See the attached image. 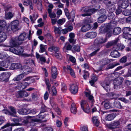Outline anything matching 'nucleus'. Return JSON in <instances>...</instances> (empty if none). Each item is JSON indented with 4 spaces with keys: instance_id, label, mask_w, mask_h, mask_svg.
I'll return each mask as SVG.
<instances>
[{
    "instance_id": "obj_25",
    "label": "nucleus",
    "mask_w": 131,
    "mask_h": 131,
    "mask_svg": "<svg viewBox=\"0 0 131 131\" xmlns=\"http://www.w3.org/2000/svg\"><path fill=\"white\" fill-rule=\"evenodd\" d=\"M18 38V41H22L25 40L27 38L26 34L25 33L21 34L20 35Z\"/></svg>"
},
{
    "instance_id": "obj_33",
    "label": "nucleus",
    "mask_w": 131,
    "mask_h": 131,
    "mask_svg": "<svg viewBox=\"0 0 131 131\" xmlns=\"http://www.w3.org/2000/svg\"><path fill=\"white\" fill-rule=\"evenodd\" d=\"M92 121L94 124L96 126H98L100 124V122L97 117H93Z\"/></svg>"
},
{
    "instance_id": "obj_23",
    "label": "nucleus",
    "mask_w": 131,
    "mask_h": 131,
    "mask_svg": "<svg viewBox=\"0 0 131 131\" xmlns=\"http://www.w3.org/2000/svg\"><path fill=\"white\" fill-rule=\"evenodd\" d=\"M96 35V33L95 32H90L87 33L85 34V36L88 38H92L95 37Z\"/></svg>"
},
{
    "instance_id": "obj_38",
    "label": "nucleus",
    "mask_w": 131,
    "mask_h": 131,
    "mask_svg": "<svg viewBox=\"0 0 131 131\" xmlns=\"http://www.w3.org/2000/svg\"><path fill=\"white\" fill-rule=\"evenodd\" d=\"M47 47L46 45H44L42 44H41L40 45V50L39 52L40 53H43L45 51Z\"/></svg>"
},
{
    "instance_id": "obj_45",
    "label": "nucleus",
    "mask_w": 131,
    "mask_h": 131,
    "mask_svg": "<svg viewBox=\"0 0 131 131\" xmlns=\"http://www.w3.org/2000/svg\"><path fill=\"white\" fill-rule=\"evenodd\" d=\"M104 106L106 109H109L112 107L111 104L109 102H105L104 104Z\"/></svg>"
},
{
    "instance_id": "obj_15",
    "label": "nucleus",
    "mask_w": 131,
    "mask_h": 131,
    "mask_svg": "<svg viewBox=\"0 0 131 131\" xmlns=\"http://www.w3.org/2000/svg\"><path fill=\"white\" fill-rule=\"evenodd\" d=\"M25 67L27 66H25L23 68H22V66L20 63H13L12 64L10 68L12 70L20 69L21 70L22 69L25 68Z\"/></svg>"
},
{
    "instance_id": "obj_32",
    "label": "nucleus",
    "mask_w": 131,
    "mask_h": 131,
    "mask_svg": "<svg viewBox=\"0 0 131 131\" xmlns=\"http://www.w3.org/2000/svg\"><path fill=\"white\" fill-rule=\"evenodd\" d=\"M70 110L72 113L75 114L77 112V110L75 105L74 103H72L71 105Z\"/></svg>"
},
{
    "instance_id": "obj_52",
    "label": "nucleus",
    "mask_w": 131,
    "mask_h": 131,
    "mask_svg": "<svg viewBox=\"0 0 131 131\" xmlns=\"http://www.w3.org/2000/svg\"><path fill=\"white\" fill-rule=\"evenodd\" d=\"M37 7L39 10H42V7L41 0H38Z\"/></svg>"
},
{
    "instance_id": "obj_26",
    "label": "nucleus",
    "mask_w": 131,
    "mask_h": 131,
    "mask_svg": "<svg viewBox=\"0 0 131 131\" xmlns=\"http://www.w3.org/2000/svg\"><path fill=\"white\" fill-rule=\"evenodd\" d=\"M85 96L88 97L89 100L93 101V96L91 94V92L88 89H86L85 92Z\"/></svg>"
},
{
    "instance_id": "obj_63",
    "label": "nucleus",
    "mask_w": 131,
    "mask_h": 131,
    "mask_svg": "<svg viewBox=\"0 0 131 131\" xmlns=\"http://www.w3.org/2000/svg\"><path fill=\"white\" fill-rule=\"evenodd\" d=\"M104 2L105 5L108 6H111V1L110 0H105Z\"/></svg>"
},
{
    "instance_id": "obj_62",
    "label": "nucleus",
    "mask_w": 131,
    "mask_h": 131,
    "mask_svg": "<svg viewBox=\"0 0 131 131\" xmlns=\"http://www.w3.org/2000/svg\"><path fill=\"white\" fill-rule=\"evenodd\" d=\"M45 36L49 41L52 39L53 37L50 34H47Z\"/></svg>"
},
{
    "instance_id": "obj_39",
    "label": "nucleus",
    "mask_w": 131,
    "mask_h": 131,
    "mask_svg": "<svg viewBox=\"0 0 131 131\" xmlns=\"http://www.w3.org/2000/svg\"><path fill=\"white\" fill-rule=\"evenodd\" d=\"M112 61V59H109L107 58H106L101 61L100 63L101 64H102L103 65H104L108 63H110Z\"/></svg>"
},
{
    "instance_id": "obj_41",
    "label": "nucleus",
    "mask_w": 131,
    "mask_h": 131,
    "mask_svg": "<svg viewBox=\"0 0 131 131\" xmlns=\"http://www.w3.org/2000/svg\"><path fill=\"white\" fill-rule=\"evenodd\" d=\"M59 49V48L53 46L50 47L48 48L49 51L50 52H53L54 51L55 52H58Z\"/></svg>"
},
{
    "instance_id": "obj_9",
    "label": "nucleus",
    "mask_w": 131,
    "mask_h": 131,
    "mask_svg": "<svg viewBox=\"0 0 131 131\" xmlns=\"http://www.w3.org/2000/svg\"><path fill=\"white\" fill-rule=\"evenodd\" d=\"M11 74V73L9 72H5L2 73L0 75V81L8 80Z\"/></svg>"
},
{
    "instance_id": "obj_11",
    "label": "nucleus",
    "mask_w": 131,
    "mask_h": 131,
    "mask_svg": "<svg viewBox=\"0 0 131 131\" xmlns=\"http://www.w3.org/2000/svg\"><path fill=\"white\" fill-rule=\"evenodd\" d=\"M119 7L121 8H125L128 6V3L124 0H120L118 4Z\"/></svg>"
},
{
    "instance_id": "obj_51",
    "label": "nucleus",
    "mask_w": 131,
    "mask_h": 131,
    "mask_svg": "<svg viewBox=\"0 0 131 131\" xmlns=\"http://www.w3.org/2000/svg\"><path fill=\"white\" fill-rule=\"evenodd\" d=\"M131 13V10L127 9L125 10L123 12V14L126 16L129 15Z\"/></svg>"
},
{
    "instance_id": "obj_46",
    "label": "nucleus",
    "mask_w": 131,
    "mask_h": 131,
    "mask_svg": "<svg viewBox=\"0 0 131 131\" xmlns=\"http://www.w3.org/2000/svg\"><path fill=\"white\" fill-rule=\"evenodd\" d=\"M114 105L115 107L120 108L121 107V105L120 102L117 101H115L114 103Z\"/></svg>"
},
{
    "instance_id": "obj_54",
    "label": "nucleus",
    "mask_w": 131,
    "mask_h": 131,
    "mask_svg": "<svg viewBox=\"0 0 131 131\" xmlns=\"http://www.w3.org/2000/svg\"><path fill=\"white\" fill-rule=\"evenodd\" d=\"M53 27L54 28V31L56 34H60V29H61L60 27L59 28L54 26Z\"/></svg>"
},
{
    "instance_id": "obj_48",
    "label": "nucleus",
    "mask_w": 131,
    "mask_h": 131,
    "mask_svg": "<svg viewBox=\"0 0 131 131\" xmlns=\"http://www.w3.org/2000/svg\"><path fill=\"white\" fill-rule=\"evenodd\" d=\"M38 17V15L37 14H36L32 16H30V18L31 21L34 23V21L36 19L37 17Z\"/></svg>"
},
{
    "instance_id": "obj_44",
    "label": "nucleus",
    "mask_w": 131,
    "mask_h": 131,
    "mask_svg": "<svg viewBox=\"0 0 131 131\" xmlns=\"http://www.w3.org/2000/svg\"><path fill=\"white\" fill-rule=\"evenodd\" d=\"M13 15L11 12L6 13L5 18L7 19H10L13 17Z\"/></svg>"
},
{
    "instance_id": "obj_2",
    "label": "nucleus",
    "mask_w": 131,
    "mask_h": 131,
    "mask_svg": "<svg viewBox=\"0 0 131 131\" xmlns=\"http://www.w3.org/2000/svg\"><path fill=\"white\" fill-rule=\"evenodd\" d=\"M92 3L93 5L91 6L85 7L81 9V10L82 13H86L85 14H82L81 16L85 17L87 16H90L93 12L96 11L100 8L99 5L96 4L95 0L92 1Z\"/></svg>"
},
{
    "instance_id": "obj_13",
    "label": "nucleus",
    "mask_w": 131,
    "mask_h": 131,
    "mask_svg": "<svg viewBox=\"0 0 131 131\" xmlns=\"http://www.w3.org/2000/svg\"><path fill=\"white\" fill-rule=\"evenodd\" d=\"M107 78L106 79V80L102 84V86L103 88L107 92L110 90V88L109 84L110 83V81L109 80H107Z\"/></svg>"
},
{
    "instance_id": "obj_36",
    "label": "nucleus",
    "mask_w": 131,
    "mask_h": 131,
    "mask_svg": "<svg viewBox=\"0 0 131 131\" xmlns=\"http://www.w3.org/2000/svg\"><path fill=\"white\" fill-rule=\"evenodd\" d=\"M121 31V29L118 27L115 28L113 30V33L115 35H117L119 34Z\"/></svg>"
},
{
    "instance_id": "obj_14",
    "label": "nucleus",
    "mask_w": 131,
    "mask_h": 131,
    "mask_svg": "<svg viewBox=\"0 0 131 131\" xmlns=\"http://www.w3.org/2000/svg\"><path fill=\"white\" fill-rule=\"evenodd\" d=\"M70 90L72 94H75L78 91V88L77 85L75 84L71 85L70 86Z\"/></svg>"
},
{
    "instance_id": "obj_3",
    "label": "nucleus",
    "mask_w": 131,
    "mask_h": 131,
    "mask_svg": "<svg viewBox=\"0 0 131 131\" xmlns=\"http://www.w3.org/2000/svg\"><path fill=\"white\" fill-rule=\"evenodd\" d=\"M19 24V21L17 20L12 22L7 27V30L8 31H15L17 30Z\"/></svg>"
},
{
    "instance_id": "obj_58",
    "label": "nucleus",
    "mask_w": 131,
    "mask_h": 131,
    "mask_svg": "<svg viewBox=\"0 0 131 131\" xmlns=\"http://www.w3.org/2000/svg\"><path fill=\"white\" fill-rule=\"evenodd\" d=\"M98 13L99 15H105L106 13V11L104 9H102L98 11Z\"/></svg>"
},
{
    "instance_id": "obj_7",
    "label": "nucleus",
    "mask_w": 131,
    "mask_h": 131,
    "mask_svg": "<svg viewBox=\"0 0 131 131\" xmlns=\"http://www.w3.org/2000/svg\"><path fill=\"white\" fill-rule=\"evenodd\" d=\"M11 120L15 123V125H20V124L19 123V122H22L23 123V124H26L28 123V121L27 119H24L20 117L11 118Z\"/></svg>"
},
{
    "instance_id": "obj_40",
    "label": "nucleus",
    "mask_w": 131,
    "mask_h": 131,
    "mask_svg": "<svg viewBox=\"0 0 131 131\" xmlns=\"http://www.w3.org/2000/svg\"><path fill=\"white\" fill-rule=\"evenodd\" d=\"M93 47H94V50H95L90 54V56L91 57L95 55L96 52L99 51L100 49V46H97V47H94V46Z\"/></svg>"
},
{
    "instance_id": "obj_8",
    "label": "nucleus",
    "mask_w": 131,
    "mask_h": 131,
    "mask_svg": "<svg viewBox=\"0 0 131 131\" xmlns=\"http://www.w3.org/2000/svg\"><path fill=\"white\" fill-rule=\"evenodd\" d=\"M80 104L81 108L85 112L88 113L89 112L90 108L86 101L82 100Z\"/></svg>"
},
{
    "instance_id": "obj_20",
    "label": "nucleus",
    "mask_w": 131,
    "mask_h": 131,
    "mask_svg": "<svg viewBox=\"0 0 131 131\" xmlns=\"http://www.w3.org/2000/svg\"><path fill=\"white\" fill-rule=\"evenodd\" d=\"M7 24L6 21L4 20H0V30H4L7 27Z\"/></svg>"
},
{
    "instance_id": "obj_16",
    "label": "nucleus",
    "mask_w": 131,
    "mask_h": 131,
    "mask_svg": "<svg viewBox=\"0 0 131 131\" xmlns=\"http://www.w3.org/2000/svg\"><path fill=\"white\" fill-rule=\"evenodd\" d=\"M122 82V81H121L119 79H115L113 82V83L114 85V88L116 89H118L120 88V85H121Z\"/></svg>"
},
{
    "instance_id": "obj_43",
    "label": "nucleus",
    "mask_w": 131,
    "mask_h": 131,
    "mask_svg": "<svg viewBox=\"0 0 131 131\" xmlns=\"http://www.w3.org/2000/svg\"><path fill=\"white\" fill-rule=\"evenodd\" d=\"M65 37L63 36H61L58 39V42L59 44L62 45L65 41Z\"/></svg>"
},
{
    "instance_id": "obj_10",
    "label": "nucleus",
    "mask_w": 131,
    "mask_h": 131,
    "mask_svg": "<svg viewBox=\"0 0 131 131\" xmlns=\"http://www.w3.org/2000/svg\"><path fill=\"white\" fill-rule=\"evenodd\" d=\"M37 117L35 118H34L33 120V122H32L30 123V124L32 126H34L35 125V123L34 122H40V120L44 118L45 116L41 114L40 113L38 115L36 116Z\"/></svg>"
},
{
    "instance_id": "obj_1",
    "label": "nucleus",
    "mask_w": 131,
    "mask_h": 131,
    "mask_svg": "<svg viewBox=\"0 0 131 131\" xmlns=\"http://www.w3.org/2000/svg\"><path fill=\"white\" fill-rule=\"evenodd\" d=\"M9 45H5L4 46L6 47L4 49L9 51L17 55L20 54L24 51L23 48L20 46H17L19 44L18 38L15 37L11 38L9 41Z\"/></svg>"
},
{
    "instance_id": "obj_55",
    "label": "nucleus",
    "mask_w": 131,
    "mask_h": 131,
    "mask_svg": "<svg viewBox=\"0 0 131 131\" xmlns=\"http://www.w3.org/2000/svg\"><path fill=\"white\" fill-rule=\"evenodd\" d=\"M23 4L24 5L28 6L31 4V0H24Z\"/></svg>"
},
{
    "instance_id": "obj_56",
    "label": "nucleus",
    "mask_w": 131,
    "mask_h": 131,
    "mask_svg": "<svg viewBox=\"0 0 131 131\" xmlns=\"http://www.w3.org/2000/svg\"><path fill=\"white\" fill-rule=\"evenodd\" d=\"M118 63H113L110 64L108 66L107 69H111L114 68L115 66L119 65Z\"/></svg>"
},
{
    "instance_id": "obj_4",
    "label": "nucleus",
    "mask_w": 131,
    "mask_h": 131,
    "mask_svg": "<svg viewBox=\"0 0 131 131\" xmlns=\"http://www.w3.org/2000/svg\"><path fill=\"white\" fill-rule=\"evenodd\" d=\"M91 22V20L89 18L84 20L83 22V25L81 29V31L85 32L89 30L91 28L89 24Z\"/></svg>"
},
{
    "instance_id": "obj_61",
    "label": "nucleus",
    "mask_w": 131,
    "mask_h": 131,
    "mask_svg": "<svg viewBox=\"0 0 131 131\" xmlns=\"http://www.w3.org/2000/svg\"><path fill=\"white\" fill-rule=\"evenodd\" d=\"M81 131H88V127L86 126H83L80 127Z\"/></svg>"
},
{
    "instance_id": "obj_5",
    "label": "nucleus",
    "mask_w": 131,
    "mask_h": 131,
    "mask_svg": "<svg viewBox=\"0 0 131 131\" xmlns=\"http://www.w3.org/2000/svg\"><path fill=\"white\" fill-rule=\"evenodd\" d=\"M21 70H23L24 73L18 75L16 77L14 78L13 80L15 81H19L23 78L25 75L27 74L30 72L27 67H25V68L22 69Z\"/></svg>"
},
{
    "instance_id": "obj_27",
    "label": "nucleus",
    "mask_w": 131,
    "mask_h": 131,
    "mask_svg": "<svg viewBox=\"0 0 131 131\" xmlns=\"http://www.w3.org/2000/svg\"><path fill=\"white\" fill-rule=\"evenodd\" d=\"M117 50H116L111 52V55L112 57L114 58H117L120 56V53Z\"/></svg>"
},
{
    "instance_id": "obj_35",
    "label": "nucleus",
    "mask_w": 131,
    "mask_h": 131,
    "mask_svg": "<svg viewBox=\"0 0 131 131\" xmlns=\"http://www.w3.org/2000/svg\"><path fill=\"white\" fill-rule=\"evenodd\" d=\"M48 13L49 14V15L51 19L55 18L56 16V15L55 13L53 12H52V10L50 8H48Z\"/></svg>"
},
{
    "instance_id": "obj_64",
    "label": "nucleus",
    "mask_w": 131,
    "mask_h": 131,
    "mask_svg": "<svg viewBox=\"0 0 131 131\" xmlns=\"http://www.w3.org/2000/svg\"><path fill=\"white\" fill-rule=\"evenodd\" d=\"M127 57L126 56H124L120 60V62L121 63H125L127 61Z\"/></svg>"
},
{
    "instance_id": "obj_50",
    "label": "nucleus",
    "mask_w": 131,
    "mask_h": 131,
    "mask_svg": "<svg viewBox=\"0 0 131 131\" xmlns=\"http://www.w3.org/2000/svg\"><path fill=\"white\" fill-rule=\"evenodd\" d=\"M80 47L79 46L75 45L73 46L72 50H74L76 51L79 52L80 51Z\"/></svg>"
},
{
    "instance_id": "obj_24",
    "label": "nucleus",
    "mask_w": 131,
    "mask_h": 131,
    "mask_svg": "<svg viewBox=\"0 0 131 131\" xmlns=\"http://www.w3.org/2000/svg\"><path fill=\"white\" fill-rule=\"evenodd\" d=\"M50 103L52 107L57 112V114L59 115H60L61 114V112L58 108V106L56 104H54L55 106H53V101L52 100H50Z\"/></svg>"
},
{
    "instance_id": "obj_59",
    "label": "nucleus",
    "mask_w": 131,
    "mask_h": 131,
    "mask_svg": "<svg viewBox=\"0 0 131 131\" xmlns=\"http://www.w3.org/2000/svg\"><path fill=\"white\" fill-rule=\"evenodd\" d=\"M52 95L53 96L56 95L57 93V91L56 88L54 86L52 87Z\"/></svg>"
},
{
    "instance_id": "obj_17",
    "label": "nucleus",
    "mask_w": 131,
    "mask_h": 131,
    "mask_svg": "<svg viewBox=\"0 0 131 131\" xmlns=\"http://www.w3.org/2000/svg\"><path fill=\"white\" fill-rule=\"evenodd\" d=\"M119 124V122L118 121L114 122L111 124L107 125V126L108 128L112 129L116 127Z\"/></svg>"
},
{
    "instance_id": "obj_42",
    "label": "nucleus",
    "mask_w": 131,
    "mask_h": 131,
    "mask_svg": "<svg viewBox=\"0 0 131 131\" xmlns=\"http://www.w3.org/2000/svg\"><path fill=\"white\" fill-rule=\"evenodd\" d=\"M19 84H20V85H19V86H20V87L22 88V89H24L26 88L27 86H28L29 85V84L27 82H23L22 83L20 82L19 83Z\"/></svg>"
},
{
    "instance_id": "obj_29",
    "label": "nucleus",
    "mask_w": 131,
    "mask_h": 131,
    "mask_svg": "<svg viewBox=\"0 0 131 131\" xmlns=\"http://www.w3.org/2000/svg\"><path fill=\"white\" fill-rule=\"evenodd\" d=\"M72 48L71 45L68 42H66L63 48V50L64 51L67 50H70Z\"/></svg>"
},
{
    "instance_id": "obj_22",
    "label": "nucleus",
    "mask_w": 131,
    "mask_h": 131,
    "mask_svg": "<svg viewBox=\"0 0 131 131\" xmlns=\"http://www.w3.org/2000/svg\"><path fill=\"white\" fill-rule=\"evenodd\" d=\"M6 38L7 35L6 33L3 31H0V42H4Z\"/></svg>"
},
{
    "instance_id": "obj_31",
    "label": "nucleus",
    "mask_w": 131,
    "mask_h": 131,
    "mask_svg": "<svg viewBox=\"0 0 131 131\" xmlns=\"http://www.w3.org/2000/svg\"><path fill=\"white\" fill-rule=\"evenodd\" d=\"M67 69L69 71L70 75L73 77L75 78V73L73 70L69 66H67Z\"/></svg>"
},
{
    "instance_id": "obj_53",
    "label": "nucleus",
    "mask_w": 131,
    "mask_h": 131,
    "mask_svg": "<svg viewBox=\"0 0 131 131\" xmlns=\"http://www.w3.org/2000/svg\"><path fill=\"white\" fill-rule=\"evenodd\" d=\"M66 20L64 18H63L59 19L57 21V23L59 25H61L65 22Z\"/></svg>"
},
{
    "instance_id": "obj_21",
    "label": "nucleus",
    "mask_w": 131,
    "mask_h": 131,
    "mask_svg": "<svg viewBox=\"0 0 131 131\" xmlns=\"http://www.w3.org/2000/svg\"><path fill=\"white\" fill-rule=\"evenodd\" d=\"M8 108L11 111V112H10V115L15 117H16L17 112L15 108L11 106H10L8 107Z\"/></svg>"
},
{
    "instance_id": "obj_57",
    "label": "nucleus",
    "mask_w": 131,
    "mask_h": 131,
    "mask_svg": "<svg viewBox=\"0 0 131 131\" xmlns=\"http://www.w3.org/2000/svg\"><path fill=\"white\" fill-rule=\"evenodd\" d=\"M68 57L69 58L70 60L72 63H74L75 62L76 60L74 57L70 55L69 54L68 55Z\"/></svg>"
},
{
    "instance_id": "obj_34",
    "label": "nucleus",
    "mask_w": 131,
    "mask_h": 131,
    "mask_svg": "<svg viewBox=\"0 0 131 131\" xmlns=\"http://www.w3.org/2000/svg\"><path fill=\"white\" fill-rule=\"evenodd\" d=\"M115 115L114 114H109L105 117V119L106 120L111 121L113 120L115 117Z\"/></svg>"
},
{
    "instance_id": "obj_37",
    "label": "nucleus",
    "mask_w": 131,
    "mask_h": 131,
    "mask_svg": "<svg viewBox=\"0 0 131 131\" xmlns=\"http://www.w3.org/2000/svg\"><path fill=\"white\" fill-rule=\"evenodd\" d=\"M107 18L105 15H101L98 18V21L99 23H102Z\"/></svg>"
},
{
    "instance_id": "obj_30",
    "label": "nucleus",
    "mask_w": 131,
    "mask_h": 131,
    "mask_svg": "<svg viewBox=\"0 0 131 131\" xmlns=\"http://www.w3.org/2000/svg\"><path fill=\"white\" fill-rule=\"evenodd\" d=\"M36 57L38 59H39L41 61V63L42 64L44 63L46 61V59L44 57L41 56L39 53H36Z\"/></svg>"
},
{
    "instance_id": "obj_19",
    "label": "nucleus",
    "mask_w": 131,
    "mask_h": 131,
    "mask_svg": "<svg viewBox=\"0 0 131 131\" xmlns=\"http://www.w3.org/2000/svg\"><path fill=\"white\" fill-rule=\"evenodd\" d=\"M51 75L52 77L55 79L57 75V68L55 67H52L51 68Z\"/></svg>"
},
{
    "instance_id": "obj_47",
    "label": "nucleus",
    "mask_w": 131,
    "mask_h": 131,
    "mask_svg": "<svg viewBox=\"0 0 131 131\" xmlns=\"http://www.w3.org/2000/svg\"><path fill=\"white\" fill-rule=\"evenodd\" d=\"M8 55L5 52H3L0 53V59H3L7 58L8 57Z\"/></svg>"
},
{
    "instance_id": "obj_12",
    "label": "nucleus",
    "mask_w": 131,
    "mask_h": 131,
    "mask_svg": "<svg viewBox=\"0 0 131 131\" xmlns=\"http://www.w3.org/2000/svg\"><path fill=\"white\" fill-rule=\"evenodd\" d=\"M29 93L25 91H19L16 94L17 97H24L28 96Z\"/></svg>"
},
{
    "instance_id": "obj_49",
    "label": "nucleus",
    "mask_w": 131,
    "mask_h": 131,
    "mask_svg": "<svg viewBox=\"0 0 131 131\" xmlns=\"http://www.w3.org/2000/svg\"><path fill=\"white\" fill-rule=\"evenodd\" d=\"M124 48V46L122 44L119 43L117 45L116 49L117 50H121L123 49Z\"/></svg>"
},
{
    "instance_id": "obj_28",
    "label": "nucleus",
    "mask_w": 131,
    "mask_h": 131,
    "mask_svg": "<svg viewBox=\"0 0 131 131\" xmlns=\"http://www.w3.org/2000/svg\"><path fill=\"white\" fill-rule=\"evenodd\" d=\"M18 112L19 114L22 115H27L30 113L29 111L25 109L18 110Z\"/></svg>"
},
{
    "instance_id": "obj_6",
    "label": "nucleus",
    "mask_w": 131,
    "mask_h": 131,
    "mask_svg": "<svg viewBox=\"0 0 131 131\" xmlns=\"http://www.w3.org/2000/svg\"><path fill=\"white\" fill-rule=\"evenodd\" d=\"M106 39L105 38H103L102 37H100L96 39L94 41V47H97V46H100V48L101 47V44L104 43L106 41Z\"/></svg>"
},
{
    "instance_id": "obj_60",
    "label": "nucleus",
    "mask_w": 131,
    "mask_h": 131,
    "mask_svg": "<svg viewBox=\"0 0 131 131\" xmlns=\"http://www.w3.org/2000/svg\"><path fill=\"white\" fill-rule=\"evenodd\" d=\"M64 11L65 14L68 19H70V16L69 13L68 9L67 8H65L64 9Z\"/></svg>"
},
{
    "instance_id": "obj_18",
    "label": "nucleus",
    "mask_w": 131,
    "mask_h": 131,
    "mask_svg": "<svg viewBox=\"0 0 131 131\" xmlns=\"http://www.w3.org/2000/svg\"><path fill=\"white\" fill-rule=\"evenodd\" d=\"M11 125L9 123H7L1 127V128L4 129L2 131H12V127H10Z\"/></svg>"
}]
</instances>
